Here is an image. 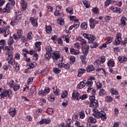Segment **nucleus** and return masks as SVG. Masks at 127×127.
Masks as SVG:
<instances>
[{
  "mask_svg": "<svg viewBox=\"0 0 127 127\" xmlns=\"http://www.w3.org/2000/svg\"><path fill=\"white\" fill-rule=\"evenodd\" d=\"M12 54L13 53H6V55L7 56L6 58V61H7L8 64H10V65H15V61L13 59V55Z\"/></svg>",
  "mask_w": 127,
  "mask_h": 127,
  "instance_id": "obj_1",
  "label": "nucleus"
},
{
  "mask_svg": "<svg viewBox=\"0 0 127 127\" xmlns=\"http://www.w3.org/2000/svg\"><path fill=\"white\" fill-rule=\"evenodd\" d=\"M96 118L100 119L101 118L102 121H106L107 120V116H106V113L104 111H100L96 113Z\"/></svg>",
  "mask_w": 127,
  "mask_h": 127,
  "instance_id": "obj_2",
  "label": "nucleus"
},
{
  "mask_svg": "<svg viewBox=\"0 0 127 127\" xmlns=\"http://www.w3.org/2000/svg\"><path fill=\"white\" fill-rule=\"evenodd\" d=\"M0 33H4V37H6L10 33L9 28L7 27H2L0 28Z\"/></svg>",
  "mask_w": 127,
  "mask_h": 127,
  "instance_id": "obj_3",
  "label": "nucleus"
},
{
  "mask_svg": "<svg viewBox=\"0 0 127 127\" xmlns=\"http://www.w3.org/2000/svg\"><path fill=\"white\" fill-rule=\"evenodd\" d=\"M71 99H72V100H80V99H81L80 93H78V91L74 90L72 93Z\"/></svg>",
  "mask_w": 127,
  "mask_h": 127,
  "instance_id": "obj_4",
  "label": "nucleus"
},
{
  "mask_svg": "<svg viewBox=\"0 0 127 127\" xmlns=\"http://www.w3.org/2000/svg\"><path fill=\"white\" fill-rule=\"evenodd\" d=\"M22 34H23V32L22 30L19 29L17 31V35L14 34L13 37L15 40H18L20 37H22Z\"/></svg>",
  "mask_w": 127,
  "mask_h": 127,
  "instance_id": "obj_5",
  "label": "nucleus"
},
{
  "mask_svg": "<svg viewBox=\"0 0 127 127\" xmlns=\"http://www.w3.org/2000/svg\"><path fill=\"white\" fill-rule=\"evenodd\" d=\"M0 96L1 99H2V98H4L5 97L6 98H7L8 99H10V95L9 94V91H3L2 93L0 94Z\"/></svg>",
  "mask_w": 127,
  "mask_h": 127,
  "instance_id": "obj_6",
  "label": "nucleus"
},
{
  "mask_svg": "<svg viewBox=\"0 0 127 127\" xmlns=\"http://www.w3.org/2000/svg\"><path fill=\"white\" fill-rule=\"evenodd\" d=\"M89 107L94 108V109L98 108V107H99V103L98 102V100H94V101L90 102Z\"/></svg>",
  "mask_w": 127,
  "mask_h": 127,
  "instance_id": "obj_7",
  "label": "nucleus"
},
{
  "mask_svg": "<svg viewBox=\"0 0 127 127\" xmlns=\"http://www.w3.org/2000/svg\"><path fill=\"white\" fill-rule=\"evenodd\" d=\"M89 47L88 45L85 46L82 48L83 54L84 56H87V55H88V53H89Z\"/></svg>",
  "mask_w": 127,
  "mask_h": 127,
  "instance_id": "obj_8",
  "label": "nucleus"
},
{
  "mask_svg": "<svg viewBox=\"0 0 127 127\" xmlns=\"http://www.w3.org/2000/svg\"><path fill=\"white\" fill-rule=\"evenodd\" d=\"M52 56L53 57V59L58 60V58H60V53L59 52H55L52 53Z\"/></svg>",
  "mask_w": 127,
  "mask_h": 127,
  "instance_id": "obj_9",
  "label": "nucleus"
},
{
  "mask_svg": "<svg viewBox=\"0 0 127 127\" xmlns=\"http://www.w3.org/2000/svg\"><path fill=\"white\" fill-rule=\"evenodd\" d=\"M42 44L41 42H37L35 43V49L36 51H38L39 52L41 50V47L40 46Z\"/></svg>",
  "mask_w": 127,
  "mask_h": 127,
  "instance_id": "obj_10",
  "label": "nucleus"
},
{
  "mask_svg": "<svg viewBox=\"0 0 127 127\" xmlns=\"http://www.w3.org/2000/svg\"><path fill=\"white\" fill-rule=\"evenodd\" d=\"M51 122V120H50V119H42L40 122L39 124L40 125H44V124H46V125H48V124H50Z\"/></svg>",
  "mask_w": 127,
  "mask_h": 127,
  "instance_id": "obj_11",
  "label": "nucleus"
},
{
  "mask_svg": "<svg viewBox=\"0 0 127 127\" xmlns=\"http://www.w3.org/2000/svg\"><path fill=\"white\" fill-rule=\"evenodd\" d=\"M19 22H20V19L15 17L14 20L11 21L10 24L12 26H14V25H16L17 24H18Z\"/></svg>",
  "mask_w": 127,
  "mask_h": 127,
  "instance_id": "obj_12",
  "label": "nucleus"
},
{
  "mask_svg": "<svg viewBox=\"0 0 127 127\" xmlns=\"http://www.w3.org/2000/svg\"><path fill=\"white\" fill-rule=\"evenodd\" d=\"M30 20L33 26H37L38 24H37V19H36L34 17H30Z\"/></svg>",
  "mask_w": 127,
  "mask_h": 127,
  "instance_id": "obj_13",
  "label": "nucleus"
},
{
  "mask_svg": "<svg viewBox=\"0 0 127 127\" xmlns=\"http://www.w3.org/2000/svg\"><path fill=\"white\" fill-rule=\"evenodd\" d=\"M70 52L71 54H74V55H79L80 54V51L79 50H76L73 48H70Z\"/></svg>",
  "mask_w": 127,
  "mask_h": 127,
  "instance_id": "obj_14",
  "label": "nucleus"
},
{
  "mask_svg": "<svg viewBox=\"0 0 127 127\" xmlns=\"http://www.w3.org/2000/svg\"><path fill=\"white\" fill-rule=\"evenodd\" d=\"M127 20V18L126 17H122L121 19V22L119 24L120 26L122 25V26H125L126 25V21Z\"/></svg>",
  "mask_w": 127,
  "mask_h": 127,
  "instance_id": "obj_15",
  "label": "nucleus"
},
{
  "mask_svg": "<svg viewBox=\"0 0 127 127\" xmlns=\"http://www.w3.org/2000/svg\"><path fill=\"white\" fill-rule=\"evenodd\" d=\"M78 72L77 77H81L84 73L86 72V70L84 68H79Z\"/></svg>",
  "mask_w": 127,
  "mask_h": 127,
  "instance_id": "obj_16",
  "label": "nucleus"
},
{
  "mask_svg": "<svg viewBox=\"0 0 127 127\" xmlns=\"http://www.w3.org/2000/svg\"><path fill=\"white\" fill-rule=\"evenodd\" d=\"M9 113L12 117H14V116H15V114L16 113L15 108H11L10 109H9Z\"/></svg>",
  "mask_w": 127,
  "mask_h": 127,
  "instance_id": "obj_17",
  "label": "nucleus"
},
{
  "mask_svg": "<svg viewBox=\"0 0 127 127\" xmlns=\"http://www.w3.org/2000/svg\"><path fill=\"white\" fill-rule=\"evenodd\" d=\"M89 22V25L91 28H92V29H94V28H95V27L96 26V25H95V23H94V19H93L92 18L90 19Z\"/></svg>",
  "mask_w": 127,
  "mask_h": 127,
  "instance_id": "obj_18",
  "label": "nucleus"
},
{
  "mask_svg": "<svg viewBox=\"0 0 127 127\" xmlns=\"http://www.w3.org/2000/svg\"><path fill=\"white\" fill-rule=\"evenodd\" d=\"M95 70V67L92 64L88 65L87 67L86 70L87 72H92Z\"/></svg>",
  "mask_w": 127,
  "mask_h": 127,
  "instance_id": "obj_19",
  "label": "nucleus"
},
{
  "mask_svg": "<svg viewBox=\"0 0 127 127\" xmlns=\"http://www.w3.org/2000/svg\"><path fill=\"white\" fill-rule=\"evenodd\" d=\"M88 123H91V124L93 123V124H96V123H97V120H96V119L95 118H93V117H89L88 119Z\"/></svg>",
  "mask_w": 127,
  "mask_h": 127,
  "instance_id": "obj_20",
  "label": "nucleus"
},
{
  "mask_svg": "<svg viewBox=\"0 0 127 127\" xmlns=\"http://www.w3.org/2000/svg\"><path fill=\"white\" fill-rule=\"evenodd\" d=\"M122 42V38H116L114 42V45H120L121 44V42Z\"/></svg>",
  "mask_w": 127,
  "mask_h": 127,
  "instance_id": "obj_21",
  "label": "nucleus"
},
{
  "mask_svg": "<svg viewBox=\"0 0 127 127\" xmlns=\"http://www.w3.org/2000/svg\"><path fill=\"white\" fill-rule=\"evenodd\" d=\"M107 64L108 66H109L110 68L115 66V62L114 61L109 60Z\"/></svg>",
  "mask_w": 127,
  "mask_h": 127,
  "instance_id": "obj_22",
  "label": "nucleus"
},
{
  "mask_svg": "<svg viewBox=\"0 0 127 127\" xmlns=\"http://www.w3.org/2000/svg\"><path fill=\"white\" fill-rule=\"evenodd\" d=\"M46 31L49 34H50L52 32V28L50 26H46Z\"/></svg>",
  "mask_w": 127,
  "mask_h": 127,
  "instance_id": "obj_23",
  "label": "nucleus"
},
{
  "mask_svg": "<svg viewBox=\"0 0 127 127\" xmlns=\"http://www.w3.org/2000/svg\"><path fill=\"white\" fill-rule=\"evenodd\" d=\"M16 13V18L19 19H21V17L22 15H21V12L20 11H18L15 12Z\"/></svg>",
  "mask_w": 127,
  "mask_h": 127,
  "instance_id": "obj_24",
  "label": "nucleus"
},
{
  "mask_svg": "<svg viewBox=\"0 0 127 127\" xmlns=\"http://www.w3.org/2000/svg\"><path fill=\"white\" fill-rule=\"evenodd\" d=\"M7 52L6 53H12V51H13V48L12 46H7Z\"/></svg>",
  "mask_w": 127,
  "mask_h": 127,
  "instance_id": "obj_25",
  "label": "nucleus"
},
{
  "mask_svg": "<svg viewBox=\"0 0 127 127\" xmlns=\"http://www.w3.org/2000/svg\"><path fill=\"white\" fill-rule=\"evenodd\" d=\"M85 85H87L88 87H92L93 86V80L92 79H88Z\"/></svg>",
  "mask_w": 127,
  "mask_h": 127,
  "instance_id": "obj_26",
  "label": "nucleus"
},
{
  "mask_svg": "<svg viewBox=\"0 0 127 127\" xmlns=\"http://www.w3.org/2000/svg\"><path fill=\"white\" fill-rule=\"evenodd\" d=\"M84 87H85V82L84 81L80 82L77 85L78 89H83Z\"/></svg>",
  "mask_w": 127,
  "mask_h": 127,
  "instance_id": "obj_27",
  "label": "nucleus"
},
{
  "mask_svg": "<svg viewBox=\"0 0 127 127\" xmlns=\"http://www.w3.org/2000/svg\"><path fill=\"white\" fill-rule=\"evenodd\" d=\"M81 28L83 29L84 30H86L87 28H88V25H87V23L83 22L81 25Z\"/></svg>",
  "mask_w": 127,
  "mask_h": 127,
  "instance_id": "obj_28",
  "label": "nucleus"
},
{
  "mask_svg": "<svg viewBox=\"0 0 127 127\" xmlns=\"http://www.w3.org/2000/svg\"><path fill=\"white\" fill-rule=\"evenodd\" d=\"M58 24L60 25H63L64 24V19L62 18H59L57 21Z\"/></svg>",
  "mask_w": 127,
  "mask_h": 127,
  "instance_id": "obj_29",
  "label": "nucleus"
},
{
  "mask_svg": "<svg viewBox=\"0 0 127 127\" xmlns=\"http://www.w3.org/2000/svg\"><path fill=\"white\" fill-rule=\"evenodd\" d=\"M5 11L6 12H10V8L9 7V3H8L6 4V6L4 8Z\"/></svg>",
  "mask_w": 127,
  "mask_h": 127,
  "instance_id": "obj_30",
  "label": "nucleus"
},
{
  "mask_svg": "<svg viewBox=\"0 0 127 127\" xmlns=\"http://www.w3.org/2000/svg\"><path fill=\"white\" fill-rule=\"evenodd\" d=\"M37 65L36 63L33 62L29 64V67H28V69H31V68H34Z\"/></svg>",
  "mask_w": 127,
  "mask_h": 127,
  "instance_id": "obj_31",
  "label": "nucleus"
},
{
  "mask_svg": "<svg viewBox=\"0 0 127 127\" xmlns=\"http://www.w3.org/2000/svg\"><path fill=\"white\" fill-rule=\"evenodd\" d=\"M83 3L85 5V7H86V8H88V7H90V2L89 1H83Z\"/></svg>",
  "mask_w": 127,
  "mask_h": 127,
  "instance_id": "obj_32",
  "label": "nucleus"
},
{
  "mask_svg": "<svg viewBox=\"0 0 127 127\" xmlns=\"http://www.w3.org/2000/svg\"><path fill=\"white\" fill-rule=\"evenodd\" d=\"M68 96V91L67 90L64 91L61 94V97L63 98H66Z\"/></svg>",
  "mask_w": 127,
  "mask_h": 127,
  "instance_id": "obj_33",
  "label": "nucleus"
},
{
  "mask_svg": "<svg viewBox=\"0 0 127 127\" xmlns=\"http://www.w3.org/2000/svg\"><path fill=\"white\" fill-rule=\"evenodd\" d=\"M99 95L101 97H104L105 95H106V91L102 89L99 91Z\"/></svg>",
  "mask_w": 127,
  "mask_h": 127,
  "instance_id": "obj_34",
  "label": "nucleus"
},
{
  "mask_svg": "<svg viewBox=\"0 0 127 127\" xmlns=\"http://www.w3.org/2000/svg\"><path fill=\"white\" fill-rule=\"evenodd\" d=\"M102 63L101 62V61H100V60L98 59L96 60L95 62H94V65L95 66H96V67H99V66L100 65H101V64Z\"/></svg>",
  "mask_w": 127,
  "mask_h": 127,
  "instance_id": "obj_35",
  "label": "nucleus"
},
{
  "mask_svg": "<svg viewBox=\"0 0 127 127\" xmlns=\"http://www.w3.org/2000/svg\"><path fill=\"white\" fill-rule=\"evenodd\" d=\"M13 43V38L10 36L9 40H8V44L9 46H11V45Z\"/></svg>",
  "mask_w": 127,
  "mask_h": 127,
  "instance_id": "obj_36",
  "label": "nucleus"
},
{
  "mask_svg": "<svg viewBox=\"0 0 127 127\" xmlns=\"http://www.w3.org/2000/svg\"><path fill=\"white\" fill-rule=\"evenodd\" d=\"M96 39V37L93 35H89L88 39V40H89V41H94Z\"/></svg>",
  "mask_w": 127,
  "mask_h": 127,
  "instance_id": "obj_37",
  "label": "nucleus"
},
{
  "mask_svg": "<svg viewBox=\"0 0 127 127\" xmlns=\"http://www.w3.org/2000/svg\"><path fill=\"white\" fill-rule=\"evenodd\" d=\"M112 101H113V97H111L110 96L105 97V102H109V103H111Z\"/></svg>",
  "mask_w": 127,
  "mask_h": 127,
  "instance_id": "obj_38",
  "label": "nucleus"
},
{
  "mask_svg": "<svg viewBox=\"0 0 127 127\" xmlns=\"http://www.w3.org/2000/svg\"><path fill=\"white\" fill-rule=\"evenodd\" d=\"M114 2V1L113 0H107L105 2V4L106 6H109L111 3H113Z\"/></svg>",
  "mask_w": 127,
  "mask_h": 127,
  "instance_id": "obj_39",
  "label": "nucleus"
},
{
  "mask_svg": "<svg viewBox=\"0 0 127 127\" xmlns=\"http://www.w3.org/2000/svg\"><path fill=\"white\" fill-rule=\"evenodd\" d=\"M92 12L95 14H99V8H98V7L93 8Z\"/></svg>",
  "mask_w": 127,
  "mask_h": 127,
  "instance_id": "obj_40",
  "label": "nucleus"
},
{
  "mask_svg": "<svg viewBox=\"0 0 127 127\" xmlns=\"http://www.w3.org/2000/svg\"><path fill=\"white\" fill-rule=\"evenodd\" d=\"M66 12H68L69 14H73V13L74 12L73 11V8L69 7L66 9Z\"/></svg>",
  "mask_w": 127,
  "mask_h": 127,
  "instance_id": "obj_41",
  "label": "nucleus"
},
{
  "mask_svg": "<svg viewBox=\"0 0 127 127\" xmlns=\"http://www.w3.org/2000/svg\"><path fill=\"white\" fill-rule=\"evenodd\" d=\"M46 50L47 52L48 53L52 54L53 52L52 51V48L50 46L47 47L46 48Z\"/></svg>",
  "mask_w": 127,
  "mask_h": 127,
  "instance_id": "obj_42",
  "label": "nucleus"
},
{
  "mask_svg": "<svg viewBox=\"0 0 127 127\" xmlns=\"http://www.w3.org/2000/svg\"><path fill=\"white\" fill-rule=\"evenodd\" d=\"M53 71V72H54V73H56V74H59V73L61 72V70L56 67L54 68Z\"/></svg>",
  "mask_w": 127,
  "mask_h": 127,
  "instance_id": "obj_43",
  "label": "nucleus"
},
{
  "mask_svg": "<svg viewBox=\"0 0 127 127\" xmlns=\"http://www.w3.org/2000/svg\"><path fill=\"white\" fill-rule=\"evenodd\" d=\"M26 6H27L26 2L25 1H23L22 3V9L23 10H25V9H26Z\"/></svg>",
  "mask_w": 127,
  "mask_h": 127,
  "instance_id": "obj_44",
  "label": "nucleus"
},
{
  "mask_svg": "<svg viewBox=\"0 0 127 127\" xmlns=\"http://www.w3.org/2000/svg\"><path fill=\"white\" fill-rule=\"evenodd\" d=\"M70 63L71 64H74L76 60V58H75V57L72 56V57H70Z\"/></svg>",
  "mask_w": 127,
  "mask_h": 127,
  "instance_id": "obj_45",
  "label": "nucleus"
},
{
  "mask_svg": "<svg viewBox=\"0 0 127 127\" xmlns=\"http://www.w3.org/2000/svg\"><path fill=\"white\" fill-rule=\"evenodd\" d=\"M98 46H99V45L97 43H92L91 45V48H97Z\"/></svg>",
  "mask_w": 127,
  "mask_h": 127,
  "instance_id": "obj_46",
  "label": "nucleus"
},
{
  "mask_svg": "<svg viewBox=\"0 0 127 127\" xmlns=\"http://www.w3.org/2000/svg\"><path fill=\"white\" fill-rule=\"evenodd\" d=\"M48 100L50 101V102H53L54 100H55V97H54V95H52L48 98Z\"/></svg>",
  "mask_w": 127,
  "mask_h": 127,
  "instance_id": "obj_47",
  "label": "nucleus"
},
{
  "mask_svg": "<svg viewBox=\"0 0 127 127\" xmlns=\"http://www.w3.org/2000/svg\"><path fill=\"white\" fill-rule=\"evenodd\" d=\"M80 59L81 60V62L82 63H84V62H85V61H86V56L81 55V56H80Z\"/></svg>",
  "mask_w": 127,
  "mask_h": 127,
  "instance_id": "obj_48",
  "label": "nucleus"
},
{
  "mask_svg": "<svg viewBox=\"0 0 127 127\" xmlns=\"http://www.w3.org/2000/svg\"><path fill=\"white\" fill-rule=\"evenodd\" d=\"M63 38L64 39V40L66 41V43H69V38H68V36L65 35L63 36Z\"/></svg>",
  "mask_w": 127,
  "mask_h": 127,
  "instance_id": "obj_49",
  "label": "nucleus"
},
{
  "mask_svg": "<svg viewBox=\"0 0 127 127\" xmlns=\"http://www.w3.org/2000/svg\"><path fill=\"white\" fill-rule=\"evenodd\" d=\"M13 89L15 92L18 91V89H19V85L18 84H16L13 86Z\"/></svg>",
  "mask_w": 127,
  "mask_h": 127,
  "instance_id": "obj_50",
  "label": "nucleus"
},
{
  "mask_svg": "<svg viewBox=\"0 0 127 127\" xmlns=\"http://www.w3.org/2000/svg\"><path fill=\"white\" fill-rule=\"evenodd\" d=\"M100 62L103 64L105 63V62L106 61V57L103 56L101 58V60H100Z\"/></svg>",
  "mask_w": 127,
  "mask_h": 127,
  "instance_id": "obj_51",
  "label": "nucleus"
},
{
  "mask_svg": "<svg viewBox=\"0 0 127 127\" xmlns=\"http://www.w3.org/2000/svg\"><path fill=\"white\" fill-rule=\"evenodd\" d=\"M32 33L29 32L28 33L27 35V39H29V40H30V39H32Z\"/></svg>",
  "mask_w": 127,
  "mask_h": 127,
  "instance_id": "obj_52",
  "label": "nucleus"
},
{
  "mask_svg": "<svg viewBox=\"0 0 127 127\" xmlns=\"http://www.w3.org/2000/svg\"><path fill=\"white\" fill-rule=\"evenodd\" d=\"M39 95H41V96H46V93L45 92L44 90H40L39 92Z\"/></svg>",
  "mask_w": 127,
  "mask_h": 127,
  "instance_id": "obj_53",
  "label": "nucleus"
},
{
  "mask_svg": "<svg viewBox=\"0 0 127 127\" xmlns=\"http://www.w3.org/2000/svg\"><path fill=\"white\" fill-rule=\"evenodd\" d=\"M79 115L80 119H84L85 118V113L84 112H80Z\"/></svg>",
  "mask_w": 127,
  "mask_h": 127,
  "instance_id": "obj_54",
  "label": "nucleus"
},
{
  "mask_svg": "<svg viewBox=\"0 0 127 127\" xmlns=\"http://www.w3.org/2000/svg\"><path fill=\"white\" fill-rule=\"evenodd\" d=\"M19 70V65L16 64V66L14 68V71L15 72H17V71Z\"/></svg>",
  "mask_w": 127,
  "mask_h": 127,
  "instance_id": "obj_55",
  "label": "nucleus"
},
{
  "mask_svg": "<svg viewBox=\"0 0 127 127\" xmlns=\"http://www.w3.org/2000/svg\"><path fill=\"white\" fill-rule=\"evenodd\" d=\"M44 91L46 94H48L50 92V89L49 87H46L44 89Z\"/></svg>",
  "mask_w": 127,
  "mask_h": 127,
  "instance_id": "obj_56",
  "label": "nucleus"
},
{
  "mask_svg": "<svg viewBox=\"0 0 127 127\" xmlns=\"http://www.w3.org/2000/svg\"><path fill=\"white\" fill-rule=\"evenodd\" d=\"M33 59L34 60H37L38 59V55L37 54H34V56L33 57Z\"/></svg>",
  "mask_w": 127,
  "mask_h": 127,
  "instance_id": "obj_57",
  "label": "nucleus"
},
{
  "mask_svg": "<svg viewBox=\"0 0 127 127\" xmlns=\"http://www.w3.org/2000/svg\"><path fill=\"white\" fill-rule=\"evenodd\" d=\"M64 69H69V68H70V65H69L68 63L66 64H64Z\"/></svg>",
  "mask_w": 127,
  "mask_h": 127,
  "instance_id": "obj_58",
  "label": "nucleus"
},
{
  "mask_svg": "<svg viewBox=\"0 0 127 127\" xmlns=\"http://www.w3.org/2000/svg\"><path fill=\"white\" fill-rule=\"evenodd\" d=\"M89 100L90 102H94L95 101H96L97 100L95 99V96H91L89 97Z\"/></svg>",
  "mask_w": 127,
  "mask_h": 127,
  "instance_id": "obj_59",
  "label": "nucleus"
},
{
  "mask_svg": "<svg viewBox=\"0 0 127 127\" xmlns=\"http://www.w3.org/2000/svg\"><path fill=\"white\" fill-rule=\"evenodd\" d=\"M15 58L17 60H19L20 59V55L19 53H16L15 56Z\"/></svg>",
  "mask_w": 127,
  "mask_h": 127,
  "instance_id": "obj_60",
  "label": "nucleus"
},
{
  "mask_svg": "<svg viewBox=\"0 0 127 127\" xmlns=\"http://www.w3.org/2000/svg\"><path fill=\"white\" fill-rule=\"evenodd\" d=\"M10 4H11V5H14L15 4V1L14 0H8Z\"/></svg>",
  "mask_w": 127,
  "mask_h": 127,
  "instance_id": "obj_61",
  "label": "nucleus"
},
{
  "mask_svg": "<svg viewBox=\"0 0 127 127\" xmlns=\"http://www.w3.org/2000/svg\"><path fill=\"white\" fill-rule=\"evenodd\" d=\"M74 47L77 48L78 50L80 49V44L79 43H76L74 44Z\"/></svg>",
  "mask_w": 127,
  "mask_h": 127,
  "instance_id": "obj_62",
  "label": "nucleus"
},
{
  "mask_svg": "<svg viewBox=\"0 0 127 127\" xmlns=\"http://www.w3.org/2000/svg\"><path fill=\"white\" fill-rule=\"evenodd\" d=\"M52 54L50 53H47L46 52V55H45V57H46V58H49V57H50V56H52Z\"/></svg>",
  "mask_w": 127,
  "mask_h": 127,
  "instance_id": "obj_63",
  "label": "nucleus"
},
{
  "mask_svg": "<svg viewBox=\"0 0 127 127\" xmlns=\"http://www.w3.org/2000/svg\"><path fill=\"white\" fill-rule=\"evenodd\" d=\"M4 24H6V23L2 19H0V25H4Z\"/></svg>",
  "mask_w": 127,
  "mask_h": 127,
  "instance_id": "obj_64",
  "label": "nucleus"
}]
</instances>
